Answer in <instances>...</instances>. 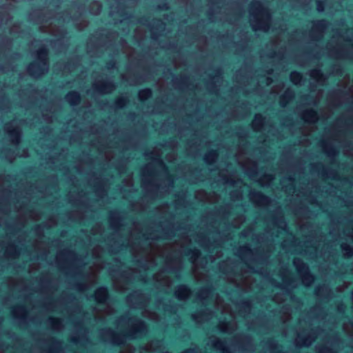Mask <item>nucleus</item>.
<instances>
[{
    "label": "nucleus",
    "mask_w": 353,
    "mask_h": 353,
    "mask_svg": "<svg viewBox=\"0 0 353 353\" xmlns=\"http://www.w3.org/2000/svg\"><path fill=\"white\" fill-rule=\"evenodd\" d=\"M338 310L340 311V312H343L344 310V305L343 304H340L338 305Z\"/></svg>",
    "instance_id": "nucleus-63"
},
{
    "label": "nucleus",
    "mask_w": 353,
    "mask_h": 353,
    "mask_svg": "<svg viewBox=\"0 0 353 353\" xmlns=\"http://www.w3.org/2000/svg\"><path fill=\"white\" fill-rule=\"evenodd\" d=\"M94 90L101 94H108L115 90L116 86L110 81H99L93 84Z\"/></svg>",
    "instance_id": "nucleus-11"
},
{
    "label": "nucleus",
    "mask_w": 353,
    "mask_h": 353,
    "mask_svg": "<svg viewBox=\"0 0 353 353\" xmlns=\"http://www.w3.org/2000/svg\"><path fill=\"white\" fill-rule=\"evenodd\" d=\"M126 103V99L125 97H119L116 101V106L117 108H121Z\"/></svg>",
    "instance_id": "nucleus-45"
},
{
    "label": "nucleus",
    "mask_w": 353,
    "mask_h": 353,
    "mask_svg": "<svg viewBox=\"0 0 353 353\" xmlns=\"http://www.w3.org/2000/svg\"><path fill=\"white\" fill-rule=\"evenodd\" d=\"M55 223H56L55 220H54V219H52V220H51V221H50V222H49V223H47V222L46 221L45 225H46V227H47V226L51 227V226H52V225H55Z\"/></svg>",
    "instance_id": "nucleus-59"
},
{
    "label": "nucleus",
    "mask_w": 353,
    "mask_h": 353,
    "mask_svg": "<svg viewBox=\"0 0 353 353\" xmlns=\"http://www.w3.org/2000/svg\"><path fill=\"white\" fill-rule=\"evenodd\" d=\"M266 48L268 50V52H265L264 55L265 54V56L271 58H274L275 57H278L279 59L281 58L280 54H277L276 52V46L274 43H271L270 45L267 46Z\"/></svg>",
    "instance_id": "nucleus-26"
},
{
    "label": "nucleus",
    "mask_w": 353,
    "mask_h": 353,
    "mask_svg": "<svg viewBox=\"0 0 353 353\" xmlns=\"http://www.w3.org/2000/svg\"><path fill=\"white\" fill-rule=\"evenodd\" d=\"M323 149L330 157H334L336 154V150L333 148H328L326 145H324Z\"/></svg>",
    "instance_id": "nucleus-48"
},
{
    "label": "nucleus",
    "mask_w": 353,
    "mask_h": 353,
    "mask_svg": "<svg viewBox=\"0 0 353 353\" xmlns=\"http://www.w3.org/2000/svg\"><path fill=\"white\" fill-rule=\"evenodd\" d=\"M46 324L50 326L54 330L59 331L63 327V323L61 319L49 318Z\"/></svg>",
    "instance_id": "nucleus-22"
},
{
    "label": "nucleus",
    "mask_w": 353,
    "mask_h": 353,
    "mask_svg": "<svg viewBox=\"0 0 353 353\" xmlns=\"http://www.w3.org/2000/svg\"><path fill=\"white\" fill-rule=\"evenodd\" d=\"M323 311L320 306H316L310 312V316H316L317 319L323 318Z\"/></svg>",
    "instance_id": "nucleus-40"
},
{
    "label": "nucleus",
    "mask_w": 353,
    "mask_h": 353,
    "mask_svg": "<svg viewBox=\"0 0 353 353\" xmlns=\"http://www.w3.org/2000/svg\"><path fill=\"white\" fill-rule=\"evenodd\" d=\"M143 316H145V317H147L151 320H153V321H159V316L158 314H157L156 313L154 312H150V311H148V310H145L143 312Z\"/></svg>",
    "instance_id": "nucleus-41"
},
{
    "label": "nucleus",
    "mask_w": 353,
    "mask_h": 353,
    "mask_svg": "<svg viewBox=\"0 0 353 353\" xmlns=\"http://www.w3.org/2000/svg\"><path fill=\"white\" fill-rule=\"evenodd\" d=\"M34 66H35V64L34 63H30L28 66V70L30 72L32 71L33 68H34Z\"/></svg>",
    "instance_id": "nucleus-60"
},
{
    "label": "nucleus",
    "mask_w": 353,
    "mask_h": 353,
    "mask_svg": "<svg viewBox=\"0 0 353 353\" xmlns=\"http://www.w3.org/2000/svg\"><path fill=\"white\" fill-rule=\"evenodd\" d=\"M57 261L63 269L78 268L81 263L75 253L68 250L59 252Z\"/></svg>",
    "instance_id": "nucleus-7"
},
{
    "label": "nucleus",
    "mask_w": 353,
    "mask_h": 353,
    "mask_svg": "<svg viewBox=\"0 0 353 353\" xmlns=\"http://www.w3.org/2000/svg\"><path fill=\"white\" fill-rule=\"evenodd\" d=\"M238 254L242 260L245 263H248L252 256V251L248 246L245 245L239 249Z\"/></svg>",
    "instance_id": "nucleus-18"
},
{
    "label": "nucleus",
    "mask_w": 353,
    "mask_h": 353,
    "mask_svg": "<svg viewBox=\"0 0 353 353\" xmlns=\"http://www.w3.org/2000/svg\"><path fill=\"white\" fill-rule=\"evenodd\" d=\"M293 263L302 279L303 283L305 286H310L314 282V276L310 274L308 267L298 258L294 259Z\"/></svg>",
    "instance_id": "nucleus-8"
},
{
    "label": "nucleus",
    "mask_w": 353,
    "mask_h": 353,
    "mask_svg": "<svg viewBox=\"0 0 353 353\" xmlns=\"http://www.w3.org/2000/svg\"><path fill=\"white\" fill-rule=\"evenodd\" d=\"M251 305L249 301H244L241 303L239 307V312L241 315L245 316L247 314L250 312Z\"/></svg>",
    "instance_id": "nucleus-31"
},
{
    "label": "nucleus",
    "mask_w": 353,
    "mask_h": 353,
    "mask_svg": "<svg viewBox=\"0 0 353 353\" xmlns=\"http://www.w3.org/2000/svg\"><path fill=\"white\" fill-rule=\"evenodd\" d=\"M110 223L112 228L118 229L120 225V219L117 212H111L110 216Z\"/></svg>",
    "instance_id": "nucleus-27"
},
{
    "label": "nucleus",
    "mask_w": 353,
    "mask_h": 353,
    "mask_svg": "<svg viewBox=\"0 0 353 353\" xmlns=\"http://www.w3.org/2000/svg\"><path fill=\"white\" fill-rule=\"evenodd\" d=\"M151 96V91L149 89L141 90L139 92V97L141 100H146Z\"/></svg>",
    "instance_id": "nucleus-42"
},
{
    "label": "nucleus",
    "mask_w": 353,
    "mask_h": 353,
    "mask_svg": "<svg viewBox=\"0 0 353 353\" xmlns=\"http://www.w3.org/2000/svg\"><path fill=\"white\" fill-rule=\"evenodd\" d=\"M318 353H335L331 348L327 346L318 347Z\"/></svg>",
    "instance_id": "nucleus-46"
},
{
    "label": "nucleus",
    "mask_w": 353,
    "mask_h": 353,
    "mask_svg": "<svg viewBox=\"0 0 353 353\" xmlns=\"http://www.w3.org/2000/svg\"><path fill=\"white\" fill-rule=\"evenodd\" d=\"M264 79L265 80V84L267 85H270L272 82V80L270 77H265Z\"/></svg>",
    "instance_id": "nucleus-61"
},
{
    "label": "nucleus",
    "mask_w": 353,
    "mask_h": 353,
    "mask_svg": "<svg viewBox=\"0 0 353 353\" xmlns=\"http://www.w3.org/2000/svg\"><path fill=\"white\" fill-rule=\"evenodd\" d=\"M202 194V196H204V192H198L197 194H196V197L199 198L200 195Z\"/></svg>",
    "instance_id": "nucleus-64"
},
{
    "label": "nucleus",
    "mask_w": 353,
    "mask_h": 353,
    "mask_svg": "<svg viewBox=\"0 0 353 353\" xmlns=\"http://www.w3.org/2000/svg\"><path fill=\"white\" fill-rule=\"evenodd\" d=\"M250 343L251 339L247 336H237L231 346L228 345L225 342L222 341L219 339L215 336H212L209 339L208 345L211 346L217 351H219L220 353H231L232 351L236 349L245 350Z\"/></svg>",
    "instance_id": "nucleus-5"
},
{
    "label": "nucleus",
    "mask_w": 353,
    "mask_h": 353,
    "mask_svg": "<svg viewBox=\"0 0 353 353\" xmlns=\"http://www.w3.org/2000/svg\"><path fill=\"white\" fill-rule=\"evenodd\" d=\"M162 346V342L159 340L152 341L143 347L140 353H152L156 352Z\"/></svg>",
    "instance_id": "nucleus-17"
},
{
    "label": "nucleus",
    "mask_w": 353,
    "mask_h": 353,
    "mask_svg": "<svg viewBox=\"0 0 353 353\" xmlns=\"http://www.w3.org/2000/svg\"><path fill=\"white\" fill-rule=\"evenodd\" d=\"M293 97L294 92L292 90L288 89L285 90L281 97L280 103L281 106L285 107Z\"/></svg>",
    "instance_id": "nucleus-24"
},
{
    "label": "nucleus",
    "mask_w": 353,
    "mask_h": 353,
    "mask_svg": "<svg viewBox=\"0 0 353 353\" xmlns=\"http://www.w3.org/2000/svg\"><path fill=\"white\" fill-rule=\"evenodd\" d=\"M290 79L293 83L297 85L301 83L302 80V76L301 75V74L296 72H293L290 74Z\"/></svg>",
    "instance_id": "nucleus-38"
},
{
    "label": "nucleus",
    "mask_w": 353,
    "mask_h": 353,
    "mask_svg": "<svg viewBox=\"0 0 353 353\" xmlns=\"http://www.w3.org/2000/svg\"><path fill=\"white\" fill-rule=\"evenodd\" d=\"M216 157L217 154L215 151H210L205 155L204 159L207 163L210 164L214 162Z\"/></svg>",
    "instance_id": "nucleus-34"
},
{
    "label": "nucleus",
    "mask_w": 353,
    "mask_h": 353,
    "mask_svg": "<svg viewBox=\"0 0 353 353\" xmlns=\"http://www.w3.org/2000/svg\"><path fill=\"white\" fill-rule=\"evenodd\" d=\"M190 294V290L184 285L179 286L175 292V295L179 300H185L188 298Z\"/></svg>",
    "instance_id": "nucleus-20"
},
{
    "label": "nucleus",
    "mask_w": 353,
    "mask_h": 353,
    "mask_svg": "<svg viewBox=\"0 0 353 353\" xmlns=\"http://www.w3.org/2000/svg\"><path fill=\"white\" fill-rule=\"evenodd\" d=\"M108 292L104 288H100L97 290L95 292V299L100 304V308H98L99 312H103L107 314H110L113 312V309L105 304L107 299Z\"/></svg>",
    "instance_id": "nucleus-9"
},
{
    "label": "nucleus",
    "mask_w": 353,
    "mask_h": 353,
    "mask_svg": "<svg viewBox=\"0 0 353 353\" xmlns=\"http://www.w3.org/2000/svg\"><path fill=\"white\" fill-rule=\"evenodd\" d=\"M103 268L101 263L97 262L94 264V267H92L91 270L92 272L88 275V279L89 283H79L77 285V288L79 291H83L85 290L89 285H91L95 282V272L97 270L101 269Z\"/></svg>",
    "instance_id": "nucleus-14"
},
{
    "label": "nucleus",
    "mask_w": 353,
    "mask_h": 353,
    "mask_svg": "<svg viewBox=\"0 0 353 353\" xmlns=\"http://www.w3.org/2000/svg\"><path fill=\"white\" fill-rule=\"evenodd\" d=\"M244 279H245V281H244L245 289V290L251 289L252 288L251 284L249 285L250 279L248 278V276H245Z\"/></svg>",
    "instance_id": "nucleus-53"
},
{
    "label": "nucleus",
    "mask_w": 353,
    "mask_h": 353,
    "mask_svg": "<svg viewBox=\"0 0 353 353\" xmlns=\"http://www.w3.org/2000/svg\"><path fill=\"white\" fill-rule=\"evenodd\" d=\"M8 136L14 139H18L19 137V132L16 129H12L8 131Z\"/></svg>",
    "instance_id": "nucleus-47"
},
{
    "label": "nucleus",
    "mask_w": 353,
    "mask_h": 353,
    "mask_svg": "<svg viewBox=\"0 0 353 353\" xmlns=\"http://www.w3.org/2000/svg\"><path fill=\"white\" fill-rule=\"evenodd\" d=\"M257 168L256 165H253V168H252V170L250 172H248V175L250 178H254V175L256 174Z\"/></svg>",
    "instance_id": "nucleus-52"
},
{
    "label": "nucleus",
    "mask_w": 353,
    "mask_h": 353,
    "mask_svg": "<svg viewBox=\"0 0 353 353\" xmlns=\"http://www.w3.org/2000/svg\"><path fill=\"white\" fill-rule=\"evenodd\" d=\"M316 337V335L314 332L310 333L307 335L303 332H299L295 339V345L298 347L309 346L312 343Z\"/></svg>",
    "instance_id": "nucleus-12"
},
{
    "label": "nucleus",
    "mask_w": 353,
    "mask_h": 353,
    "mask_svg": "<svg viewBox=\"0 0 353 353\" xmlns=\"http://www.w3.org/2000/svg\"><path fill=\"white\" fill-rule=\"evenodd\" d=\"M310 76L319 83H322L325 81V77L319 70H312L310 72Z\"/></svg>",
    "instance_id": "nucleus-30"
},
{
    "label": "nucleus",
    "mask_w": 353,
    "mask_h": 353,
    "mask_svg": "<svg viewBox=\"0 0 353 353\" xmlns=\"http://www.w3.org/2000/svg\"><path fill=\"white\" fill-rule=\"evenodd\" d=\"M344 330L350 336H353V325L351 323H343Z\"/></svg>",
    "instance_id": "nucleus-44"
},
{
    "label": "nucleus",
    "mask_w": 353,
    "mask_h": 353,
    "mask_svg": "<svg viewBox=\"0 0 353 353\" xmlns=\"http://www.w3.org/2000/svg\"><path fill=\"white\" fill-rule=\"evenodd\" d=\"M281 276L283 284L288 287L294 288L295 285L292 283V279L288 270L283 269L281 273Z\"/></svg>",
    "instance_id": "nucleus-23"
},
{
    "label": "nucleus",
    "mask_w": 353,
    "mask_h": 353,
    "mask_svg": "<svg viewBox=\"0 0 353 353\" xmlns=\"http://www.w3.org/2000/svg\"><path fill=\"white\" fill-rule=\"evenodd\" d=\"M317 10L319 12H322L324 10L323 2L320 0L317 1Z\"/></svg>",
    "instance_id": "nucleus-54"
},
{
    "label": "nucleus",
    "mask_w": 353,
    "mask_h": 353,
    "mask_svg": "<svg viewBox=\"0 0 353 353\" xmlns=\"http://www.w3.org/2000/svg\"><path fill=\"white\" fill-rule=\"evenodd\" d=\"M117 328L121 334H116L110 329L101 331V336L103 341L115 345L124 343L125 340L134 339L141 337L148 332L145 323L136 317L122 316L117 322Z\"/></svg>",
    "instance_id": "nucleus-3"
},
{
    "label": "nucleus",
    "mask_w": 353,
    "mask_h": 353,
    "mask_svg": "<svg viewBox=\"0 0 353 353\" xmlns=\"http://www.w3.org/2000/svg\"><path fill=\"white\" fill-rule=\"evenodd\" d=\"M39 188H44V0H39Z\"/></svg>",
    "instance_id": "nucleus-2"
},
{
    "label": "nucleus",
    "mask_w": 353,
    "mask_h": 353,
    "mask_svg": "<svg viewBox=\"0 0 353 353\" xmlns=\"http://www.w3.org/2000/svg\"><path fill=\"white\" fill-rule=\"evenodd\" d=\"M66 101L71 105H77L80 101V96L77 92H70L65 97Z\"/></svg>",
    "instance_id": "nucleus-25"
},
{
    "label": "nucleus",
    "mask_w": 353,
    "mask_h": 353,
    "mask_svg": "<svg viewBox=\"0 0 353 353\" xmlns=\"http://www.w3.org/2000/svg\"><path fill=\"white\" fill-rule=\"evenodd\" d=\"M231 197L234 200H239L241 198V193L239 191L231 194Z\"/></svg>",
    "instance_id": "nucleus-51"
},
{
    "label": "nucleus",
    "mask_w": 353,
    "mask_h": 353,
    "mask_svg": "<svg viewBox=\"0 0 353 353\" xmlns=\"http://www.w3.org/2000/svg\"><path fill=\"white\" fill-rule=\"evenodd\" d=\"M159 236L153 234H143L141 241L137 243L131 241L133 254L137 259L141 268L144 270L149 269L154 265L155 257L164 259L165 268L154 276L155 281L159 285L169 287L172 281L168 275V271L176 272L181 269V255L186 254L190 256L192 263V269L195 277H198L200 273L199 271L198 259L200 256V252L196 249H189L186 248L190 243L188 236L182 237L179 242L174 245L164 244L156 245L150 241V239L158 238Z\"/></svg>",
    "instance_id": "nucleus-1"
},
{
    "label": "nucleus",
    "mask_w": 353,
    "mask_h": 353,
    "mask_svg": "<svg viewBox=\"0 0 353 353\" xmlns=\"http://www.w3.org/2000/svg\"><path fill=\"white\" fill-rule=\"evenodd\" d=\"M151 172L152 165L150 163L146 165L141 171L142 185L146 192L150 193L152 196H157L159 192H167L168 188L164 190V188L161 187V185H156L154 183Z\"/></svg>",
    "instance_id": "nucleus-6"
},
{
    "label": "nucleus",
    "mask_w": 353,
    "mask_h": 353,
    "mask_svg": "<svg viewBox=\"0 0 353 353\" xmlns=\"http://www.w3.org/2000/svg\"><path fill=\"white\" fill-rule=\"evenodd\" d=\"M212 314H213L210 311L207 310L203 312L192 314V318L195 321L200 323L211 319Z\"/></svg>",
    "instance_id": "nucleus-19"
},
{
    "label": "nucleus",
    "mask_w": 353,
    "mask_h": 353,
    "mask_svg": "<svg viewBox=\"0 0 353 353\" xmlns=\"http://www.w3.org/2000/svg\"><path fill=\"white\" fill-rule=\"evenodd\" d=\"M148 301V296L139 291L134 292L128 297V302L133 307H144Z\"/></svg>",
    "instance_id": "nucleus-10"
},
{
    "label": "nucleus",
    "mask_w": 353,
    "mask_h": 353,
    "mask_svg": "<svg viewBox=\"0 0 353 353\" xmlns=\"http://www.w3.org/2000/svg\"><path fill=\"white\" fill-rule=\"evenodd\" d=\"M183 353H201V352L196 349H189L184 351Z\"/></svg>",
    "instance_id": "nucleus-58"
},
{
    "label": "nucleus",
    "mask_w": 353,
    "mask_h": 353,
    "mask_svg": "<svg viewBox=\"0 0 353 353\" xmlns=\"http://www.w3.org/2000/svg\"><path fill=\"white\" fill-rule=\"evenodd\" d=\"M279 225V228L282 229H285L286 227V223L283 220H279L277 223H276Z\"/></svg>",
    "instance_id": "nucleus-57"
},
{
    "label": "nucleus",
    "mask_w": 353,
    "mask_h": 353,
    "mask_svg": "<svg viewBox=\"0 0 353 353\" xmlns=\"http://www.w3.org/2000/svg\"><path fill=\"white\" fill-rule=\"evenodd\" d=\"M304 121L310 123H314L318 119V115L316 112L312 110H305L302 115Z\"/></svg>",
    "instance_id": "nucleus-21"
},
{
    "label": "nucleus",
    "mask_w": 353,
    "mask_h": 353,
    "mask_svg": "<svg viewBox=\"0 0 353 353\" xmlns=\"http://www.w3.org/2000/svg\"><path fill=\"white\" fill-rule=\"evenodd\" d=\"M341 248L345 256L350 257L353 255V248L347 243H343L341 245Z\"/></svg>",
    "instance_id": "nucleus-36"
},
{
    "label": "nucleus",
    "mask_w": 353,
    "mask_h": 353,
    "mask_svg": "<svg viewBox=\"0 0 353 353\" xmlns=\"http://www.w3.org/2000/svg\"><path fill=\"white\" fill-rule=\"evenodd\" d=\"M101 6L99 2H94L90 5V12L93 14H99L101 12Z\"/></svg>",
    "instance_id": "nucleus-39"
},
{
    "label": "nucleus",
    "mask_w": 353,
    "mask_h": 353,
    "mask_svg": "<svg viewBox=\"0 0 353 353\" xmlns=\"http://www.w3.org/2000/svg\"><path fill=\"white\" fill-rule=\"evenodd\" d=\"M134 350L135 349L133 347L128 345L120 353H134Z\"/></svg>",
    "instance_id": "nucleus-50"
},
{
    "label": "nucleus",
    "mask_w": 353,
    "mask_h": 353,
    "mask_svg": "<svg viewBox=\"0 0 353 353\" xmlns=\"http://www.w3.org/2000/svg\"><path fill=\"white\" fill-rule=\"evenodd\" d=\"M330 289L325 286L318 287L316 290V294L319 297H327L330 294Z\"/></svg>",
    "instance_id": "nucleus-32"
},
{
    "label": "nucleus",
    "mask_w": 353,
    "mask_h": 353,
    "mask_svg": "<svg viewBox=\"0 0 353 353\" xmlns=\"http://www.w3.org/2000/svg\"><path fill=\"white\" fill-rule=\"evenodd\" d=\"M250 200L258 206H265L268 205L270 200L268 197L265 196L263 194L259 192L251 191L250 193Z\"/></svg>",
    "instance_id": "nucleus-15"
},
{
    "label": "nucleus",
    "mask_w": 353,
    "mask_h": 353,
    "mask_svg": "<svg viewBox=\"0 0 353 353\" xmlns=\"http://www.w3.org/2000/svg\"><path fill=\"white\" fill-rule=\"evenodd\" d=\"M326 27L327 22L324 20H321L314 23L310 33L311 37L313 39H319L321 38Z\"/></svg>",
    "instance_id": "nucleus-13"
},
{
    "label": "nucleus",
    "mask_w": 353,
    "mask_h": 353,
    "mask_svg": "<svg viewBox=\"0 0 353 353\" xmlns=\"http://www.w3.org/2000/svg\"><path fill=\"white\" fill-rule=\"evenodd\" d=\"M221 176L223 178L224 183L227 185H230L232 186L237 185V184H241V181L240 180L235 181L232 177H225L224 176L223 174H221Z\"/></svg>",
    "instance_id": "nucleus-37"
},
{
    "label": "nucleus",
    "mask_w": 353,
    "mask_h": 353,
    "mask_svg": "<svg viewBox=\"0 0 353 353\" xmlns=\"http://www.w3.org/2000/svg\"><path fill=\"white\" fill-rule=\"evenodd\" d=\"M219 329L223 332H230L234 330V325L230 322H221L219 324Z\"/></svg>",
    "instance_id": "nucleus-29"
},
{
    "label": "nucleus",
    "mask_w": 353,
    "mask_h": 353,
    "mask_svg": "<svg viewBox=\"0 0 353 353\" xmlns=\"http://www.w3.org/2000/svg\"><path fill=\"white\" fill-rule=\"evenodd\" d=\"M101 248L99 247L95 248L93 250V255L96 257H99Z\"/></svg>",
    "instance_id": "nucleus-56"
},
{
    "label": "nucleus",
    "mask_w": 353,
    "mask_h": 353,
    "mask_svg": "<svg viewBox=\"0 0 353 353\" xmlns=\"http://www.w3.org/2000/svg\"><path fill=\"white\" fill-rule=\"evenodd\" d=\"M250 21L254 30L266 32L269 29L270 14L269 10L255 0L250 7Z\"/></svg>",
    "instance_id": "nucleus-4"
},
{
    "label": "nucleus",
    "mask_w": 353,
    "mask_h": 353,
    "mask_svg": "<svg viewBox=\"0 0 353 353\" xmlns=\"http://www.w3.org/2000/svg\"><path fill=\"white\" fill-rule=\"evenodd\" d=\"M328 50L330 54L337 59L341 58H353V55L350 54L345 50L341 46H337L333 49L331 48L330 43L328 46Z\"/></svg>",
    "instance_id": "nucleus-16"
},
{
    "label": "nucleus",
    "mask_w": 353,
    "mask_h": 353,
    "mask_svg": "<svg viewBox=\"0 0 353 353\" xmlns=\"http://www.w3.org/2000/svg\"><path fill=\"white\" fill-rule=\"evenodd\" d=\"M239 223H236V221H235L234 223V226L236 227V228H238L240 226V225L244 221V218L243 216H241L238 218V220Z\"/></svg>",
    "instance_id": "nucleus-55"
},
{
    "label": "nucleus",
    "mask_w": 353,
    "mask_h": 353,
    "mask_svg": "<svg viewBox=\"0 0 353 353\" xmlns=\"http://www.w3.org/2000/svg\"><path fill=\"white\" fill-rule=\"evenodd\" d=\"M158 163H159V165H160L163 168V170H164V171H165V173L167 174V170H165V165H164V164H163V161H158Z\"/></svg>",
    "instance_id": "nucleus-62"
},
{
    "label": "nucleus",
    "mask_w": 353,
    "mask_h": 353,
    "mask_svg": "<svg viewBox=\"0 0 353 353\" xmlns=\"http://www.w3.org/2000/svg\"><path fill=\"white\" fill-rule=\"evenodd\" d=\"M263 125V119L261 114H256L252 121V128L254 130H260Z\"/></svg>",
    "instance_id": "nucleus-28"
},
{
    "label": "nucleus",
    "mask_w": 353,
    "mask_h": 353,
    "mask_svg": "<svg viewBox=\"0 0 353 353\" xmlns=\"http://www.w3.org/2000/svg\"><path fill=\"white\" fill-rule=\"evenodd\" d=\"M273 179L274 178L272 175H265L261 181V183L263 185H268L273 180Z\"/></svg>",
    "instance_id": "nucleus-49"
},
{
    "label": "nucleus",
    "mask_w": 353,
    "mask_h": 353,
    "mask_svg": "<svg viewBox=\"0 0 353 353\" xmlns=\"http://www.w3.org/2000/svg\"><path fill=\"white\" fill-rule=\"evenodd\" d=\"M210 294H211V292L208 288H203L199 291V292L198 294V298L201 301H203L206 299H208Z\"/></svg>",
    "instance_id": "nucleus-35"
},
{
    "label": "nucleus",
    "mask_w": 353,
    "mask_h": 353,
    "mask_svg": "<svg viewBox=\"0 0 353 353\" xmlns=\"http://www.w3.org/2000/svg\"><path fill=\"white\" fill-rule=\"evenodd\" d=\"M268 345H269L270 353H284L281 351H277V350H276L277 344L274 341H270L268 342Z\"/></svg>",
    "instance_id": "nucleus-43"
},
{
    "label": "nucleus",
    "mask_w": 353,
    "mask_h": 353,
    "mask_svg": "<svg viewBox=\"0 0 353 353\" xmlns=\"http://www.w3.org/2000/svg\"><path fill=\"white\" fill-rule=\"evenodd\" d=\"M50 343V341H47L46 339V353H57L59 351L61 350V344L59 342L57 341H52L53 343V348L50 350L49 351H47V345Z\"/></svg>",
    "instance_id": "nucleus-33"
}]
</instances>
